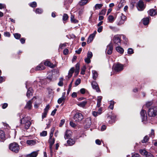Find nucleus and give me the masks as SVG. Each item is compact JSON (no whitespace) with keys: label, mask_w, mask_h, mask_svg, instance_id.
Wrapping results in <instances>:
<instances>
[{"label":"nucleus","mask_w":157,"mask_h":157,"mask_svg":"<svg viewBox=\"0 0 157 157\" xmlns=\"http://www.w3.org/2000/svg\"><path fill=\"white\" fill-rule=\"evenodd\" d=\"M108 20L109 22L112 23L114 21V18L113 16L110 15L108 17Z\"/></svg>","instance_id":"nucleus-31"},{"label":"nucleus","mask_w":157,"mask_h":157,"mask_svg":"<svg viewBox=\"0 0 157 157\" xmlns=\"http://www.w3.org/2000/svg\"><path fill=\"white\" fill-rule=\"evenodd\" d=\"M67 143L70 145L71 146L75 143V141L72 139L70 138L67 141Z\"/></svg>","instance_id":"nucleus-29"},{"label":"nucleus","mask_w":157,"mask_h":157,"mask_svg":"<svg viewBox=\"0 0 157 157\" xmlns=\"http://www.w3.org/2000/svg\"><path fill=\"white\" fill-rule=\"evenodd\" d=\"M53 144H49V148L50 149V151L51 153V156H52V154H53V151L52 150V147Z\"/></svg>","instance_id":"nucleus-53"},{"label":"nucleus","mask_w":157,"mask_h":157,"mask_svg":"<svg viewBox=\"0 0 157 157\" xmlns=\"http://www.w3.org/2000/svg\"><path fill=\"white\" fill-rule=\"evenodd\" d=\"M115 102L113 101H111L110 102V105L109 108L111 109H113L114 105Z\"/></svg>","instance_id":"nucleus-36"},{"label":"nucleus","mask_w":157,"mask_h":157,"mask_svg":"<svg viewBox=\"0 0 157 157\" xmlns=\"http://www.w3.org/2000/svg\"><path fill=\"white\" fill-rule=\"evenodd\" d=\"M9 147L10 150L15 153H17L20 149L19 145L16 143L10 144Z\"/></svg>","instance_id":"nucleus-3"},{"label":"nucleus","mask_w":157,"mask_h":157,"mask_svg":"<svg viewBox=\"0 0 157 157\" xmlns=\"http://www.w3.org/2000/svg\"><path fill=\"white\" fill-rule=\"evenodd\" d=\"M55 142V139L54 138H49L48 142L49 144H54Z\"/></svg>","instance_id":"nucleus-43"},{"label":"nucleus","mask_w":157,"mask_h":157,"mask_svg":"<svg viewBox=\"0 0 157 157\" xmlns=\"http://www.w3.org/2000/svg\"><path fill=\"white\" fill-rule=\"evenodd\" d=\"M71 21L72 22L74 23H77L78 22V21L77 20H75L74 19V16L72 15H71Z\"/></svg>","instance_id":"nucleus-38"},{"label":"nucleus","mask_w":157,"mask_h":157,"mask_svg":"<svg viewBox=\"0 0 157 157\" xmlns=\"http://www.w3.org/2000/svg\"><path fill=\"white\" fill-rule=\"evenodd\" d=\"M47 134L46 131H44L40 133V136H47Z\"/></svg>","instance_id":"nucleus-48"},{"label":"nucleus","mask_w":157,"mask_h":157,"mask_svg":"<svg viewBox=\"0 0 157 157\" xmlns=\"http://www.w3.org/2000/svg\"><path fill=\"white\" fill-rule=\"evenodd\" d=\"M27 144L28 145L30 146H33L35 145L37 143H38V141L35 140H27L26 141Z\"/></svg>","instance_id":"nucleus-14"},{"label":"nucleus","mask_w":157,"mask_h":157,"mask_svg":"<svg viewBox=\"0 0 157 157\" xmlns=\"http://www.w3.org/2000/svg\"><path fill=\"white\" fill-rule=\"evenodd\" d=\"M140 153L142 155H145V157H154V156L150 153L148 152L145 149L140 150Z\"/></svg>","instance_id":"nucleus-7"},{"label":"nucleus","mask_w":157,"mask_h":157,"mask_svg":"<svg viewBox=\"0 0 157 157\" xmlns=\"http://www.w3.org/2000/svg\"><path fill=\"white\" fill-rule=\"evenodd\" d=\"M116 50L117 52L121 54H123L124 52V50L120 46L117 47L116 48Z\"/></svg>","instance_id":"nucleus-25"},{"label":"nucleus","mask_w":157,"mask_h":157,"mask_svg":"<svg viewBox=\"0 0 157 157\" xmlns=\"http://www.w3.org/2000/svg\"><path fill=\"white\" fill-rule=\"evenodd\" d=\"M50 106L49 105H47L44 109V113L42 115V118L44 119L46 117L47 114L49 109Z\"/></svg>","instance_id":"nucleus-13"},{"label":"nucleus","mask_w":157,"mask_h":157,"mask_svg":"<svg viewBox=\"0 0 157 157\" xmlns=\"http://www.w3.org/2000/svg\"><path fill=\"white\" fill-rule=\"evenodd\" d=\"M88 2V0H81L79 2L80 6H84Z\"/></svg>","instance_id":"nucleus-30"},{"label":"nucleus","mask_w":157,"mask_h":157,"mask_svg":"<svg viewBox=\"0 0 157 157\" xmlns=\"http://www.w3.org/2000/svg\"><path fill=\"white\" fill-rule=\"evenodd\" d=\"M45 68L44 65L43 63H41L39 64V65L36 66L35 68L36 70H43Z\"/></svg>","instance_id":"nucleus-18"},{"label":"nucleus","mask_w":157,"mask_h":157,"mask_svg":"<svg viewBox=\"0 0 157 157\" xmlns=\"http://www.w3.org/2000/svg\"><path fill=\"white\" fill-rule=\"evenodd\" d=\"M149 14L151 16H154L157 14V11L155 9H151L149 11Z\"/></svg>","instance_id":"nucleus-19"},{"label":"nucleus","mask_w":157,"mask_h":157,"mask_svg":"<svg viewBox=\"0 0 157 157\" xmlns=\"http://www.w3.org/2000/svg\"><path fill=\"white\" fill-rule=\"evenodd\" d=\"M52 73H49L48 74V76L47 77V78L49 79L50 80H52Z\"/></svg>","instance_id":"nucleus-50"},{"label":"nucleus","mask_w":157,"mask_h":157,"mask_svg":"<svg viewBox=\"0 0 157 157\" xmlns=\"http://www.w3.org/2000/svg\"><path fill=\"white\" fill-rule=\"evenodd\" d=\"M86 69V67L85 66H83L82 68H81V74L82 75H84L85 74V72Z\"/></svg>","instance_id":"nucleus-42"},{"label":"nucleus","mask_w":157,"mask_h":157,"mask_svg":"<svg viewBox=\"0 0 157 157\" xmlns=\"http://www.w3.org/2000/svg\"><path fill=\"white\" fill-rule=\"evenodd\" d=\"M102 4H97L94 6V9L95 10L101 9L102 6Z\"/></svg>","instance_id":"nucleus-34"},{"label":"nucleus","mask_w":157,"mask_h":157,"mask_svg":"<svg viewBox=\"0 0 157 157\" xmlns=\"http://www.w3.org/2000/svg\"><path fill=\"white\" fill-rule=\"evenodd\" d=\"M102 97L101 96H99L98 97L97 103V106L98 107H99L101 105V100Z\"/></svg>","instance_id":"nucleus-23"},{"label":"nucleus","mask_w":157,"mask_h":157,"mask_svg":"<svg viewBox=\"0 0 157 157\" xmlns=\"http://www.w3.org/2000/svg\"><path fill=\"white\" fill-rule=\"evenodd\" d=\"M153 104V102L152 101H148L146 103V105L147 107H148L152 105Z\"/></svg>","instance_id":"nucleus-49"},{"label":"nucleus","mask_w":157,"mask_h":157,"mask_svg":"<svg viewBox=\"0 0 157 157\" xmlns=\"http://www.w3.org/2000/svg\"><path fill=\"white\" fill-rule=\"evenodd\" d=\"M66 43H65L63 44H61L59 46V48L62 49L63 47H64L66 46Z\"/></svg>","instance_id":"nucleus-58"},{"label":"nucleus","mask_w":157,"mask_h":157,"mask_svg":"<svg viewBox=\"0 0 157 157\" xmlns=\"http://www.w3.org/2000/svg\"><path fill=\"white\" fill-rule=\"evenodd\" d=\"M83 118L82 114L79 113H77L74 116V119L76 121L79 122L82 120Z\"/></svg>","instance_id":"nucleus-6"},{"label":"nucleus","mask_w":157,"mask_h":157,"mask_svg":"<svg viewBox=\"0 0 157 157\" xmlns=\"http://www.w3.org/2000/svg\"><path fill=\"white\" fill-rule=\"evenodd\" d=\"M81 82V80L80 79H77L75 81V84L76 86H77Z\"/></svg>","instance_id":"nucleus-54"},{"label":"nucleus","mask_w":157,"mask_h":157,"mask_svg":"<svg viewBox=\"0 0 157 157\" xmlns=\"http://www.w3.org/2000/svg\"><path fill=\"white\" fill-rule=\"evenodd\" d=\"M92 77L95 80L98 76V74L97 72L95 70L92 71Z\"/></svg>","instance_id":"nucleus-27"},{"label":"nucleus","mask_w":157,"mask_h":157,"mask_svg":"<svg viewBox=\"0 0 157 157\" xmlns=\"http://www.w3.org/2000/svg\"><path fill=\"white\" fill-rule=\"evenodd\" d=\"M5 139V136L4 132L2 130H0V140L3 141Z\"/></svg>","instance_id":"nucleus-20"},{"label":"nucleus","mask_w":157,"mask_h":157,"mask_svg":"<svg viewBox=\"0 0 157 157\" xmlns=\"http://www.w3.org/2000/svg\"><path fill=\"white\" fill-rule=\"evenodd\" d=\"M148 116L154 117L157 115V106H153L150 108L148 110Z\"/></svg>","instance_id":"nucleus-2"},{"label":"nucleus","mask_w":157,"mask_h":157,"mask_svg":"<svg viewBox=\"0 0 157 157\" xmlns=\"http://www.w3.org/2000/svg\"><path fill=\"white\" fill-rule=\"evenodd\" d=\"M71 132L68 130L66 131L64 136V138L65 139H70L71 136Z\"/></svg>","instance_id":"nucleus-17"},{"label":"nucleus","mask_w":157,"mask_h":157,"mask_svg":"<svg viewBox=\"0 0 157 157\" xmlns=\"http://www.w3.org/2000/svg\"><path fill=\"white\" fill-rule=\"evenodd\" d=\"M6 8V5L4 4L0 3V9H2Z\"/></svg>","instance_id":"nucleus-64"},{"label":"nucleus","mask_w":157,"mask_h":157,"mask_svg":"<svg viewBox=\"0 0 157 157\" xmlns=\"http://www.w3.org/2000/svg\"><path fill=\"white\" fill-rule=\"evenodd\" d=\"M124 66L120 63H117L113 65V69L116 72H119L123 70Z\"/></svg>","instance_id":"nucleus-4"},{"label":"nucleus","mask_w":157,"mask_h":157,"mask_svg":"<svg viewBox=\"0 0 157 157\" xmlns=\"http://www.w3.org/2000/svg\"><path fill=\"white\" fill-rule=\"evenodd\" d=\"M93 56L92 53L91 52H89L87 54V57L91 58Z\"/></svg>","instance_id":"nucleus-52"},{"label":"nucleus","mask_w":157,"mask_h":157,"mask_svg":"<svg viewBox=\"0 0 157 157\" xmlns=\"http://www.w3.org/2000/svg\"><path fill=\"white\" fill-rule=\"evenodd\" d=\"M68 53V50L67 49H65L63 51V54L65 55H67Z\"/></svg>","instance_id":"nucleus-59"},{"label":"nucleus","mask_w":157,"mask_h":157,"mask_svg":"<svg viewBox=\"0 0 157 157\" xmlns=\"http://www.w3.org/2000/svg\"><path fill=\"white\" fill-rule=\"evenodd\" d=\"M33 91L32 88H29L28 90L27 93L26 95L28 97H29L31 95H32Z\"/></svg>","instance_id":"nucleus-24"},{"label":"nucleus","mask_w":157,"mask_h":157,"mask_svg":"<svg viewBox=\"0 0 157 157\" xmlns=\"http://www.w3.org/2000/svg\"><path fill=\"white\" fill-rule=\"evenodd\" d=\"M20 122L21 124L24 125V128L26 129H28L31 124V122L29 121V118L28 117H23L20 120Z\"/></svg>","instance_id":"nucleus-1"},{"label":"nucleus","mask_w":157,"mask_h":157,"mask_svg":"<svg viewBox=\"0 0 157 157\" xmlns=\"http://www.w3.org/2000/svg\"><path fill=\"white\" fill-rule=\"evenodd\" d=\"M143 24L144 25H147L149 22V18L148 17H146L143 18L142 20Z\"/></svg>","instance_id":"nucleus-28"},{"label":"nucleus","mask_w":157,"mask_h":157,"mask_svg":"<svg viewBox=\"0 0 157 157\" xmlns=\"http://www.w3.org/2000/svg\"><path fill=\"white\" fill-rule=\"evenodd\" d=\"M85 123L87 128L90 127L91 124V118L90 117L87 118L85 120Z\"/></svg>","instance_id":"nucleus-16"},{"label":"nucleus","mask_w":157,"mask_h":157,"mask_svg":"<svg viewBox=\"0 0 157 157\" xmlns=\"http://www.w3.org/2000/svg\"><path fill=\"white\" fill-rule=\"evenodd\" d=\"M79 64L78 63H77L75 66V73L77 74H78L79 72Z\"/></svg>","instance_id":"nucleus-35"},{"label":"nucleus","mask_w":157,"mask_h":157,"mask_svg":"<svg viewBox=\"0 0 157 157\" xmlns=\"http://www.w3.org/2000/svg\"><path fill=\"white\" fill-rule=\"evenodd\" d=\"M84 60H85V62H86L87 63H90V61H91L90 60V58H88V57L86 58Z\"/></svg>","instance_id":"nucleus-55"},{"label":"nucleus","mask_w":157,"mask_h":157,"mask_svg":"<svg viewBox=\"0 0 157 157\" xmlns=\"http://www.w3.org/2000/svg\"><path fill=\"white\" fill-rule=\"evenodd\" d=\"M43 10L41 9L37 8L36 9L35 12L36 13L40 14L43 12Z\"/></svg>","instance_id":"nucleus-45"},{"label":"nucleus","mask_w":157,"mask_h":157,"mask_svg":"<svg viewBox=\"0 0 157 157\" xmlns=\"http://www.w3.org/2000/svg\"><path fill=\"white\" fill-rule=\"evenodd\" d=\"M74 71V67H72L69 71L68 72V76L69 77H70L72 76V75Z\"/></svg>","instance_id":"nucleus-33"},{"label":"nucleus","mask_w":157,"mask_h":157,"mask_svg":"<svg viewBox=\"0 0 157 157\" xmlns=\"http://www.w3.org/2000/svg\"><path fill=\"white\" fill-rule=\"evenodd\" d=\"M126 17L122 13H121L120 14V17L119 18V22H117V25H120L123 24L125 21L126 19Z\"/></svg>","instance_id":"nucleus-5"},{"label":"nucleus","mask_w":157,"mask_h":157,"mask_svg":"<svg viewBox=\"0 0 157 157\" xmlns=\"http://www.w3.org/2000/svg\"><path fill=\"white\" fill-rule=\"evenodd\" d=\"M32 102L31 100L29 101L27 103L25 108L28 109H30L32 107Z\"/></svg>","instance_id":"nucleus-21"},{"label":"nucleus","mask_w":157,"mask_h":157,"mask_svg":"<svg viewBox=\"0 0 157 157\" xmlns=\"http://www.w3.org/2000/svg\"><path fill=\"white\" fill-rule=\"evenodd\" d=\"M137 8L139 11L143 10L145 8L144 2L142 1H139L137 4Z\"/></svg>","instance_id":"nucleus-9"},{"label":"nucleus","mask_w":157,"mask_h":157,"mask_svg":"<svg viewBox=\"0 0 157 157\" xmlns=\"http://www.w3.org/2000/svg\"><path fill=\"white\" fill-rule=\"evenodd\" d=\"M106 10L105 9H103L99 13V15H105V14Z\"/></svg>","instance_id":"nucleus-47"},{"label":"nucleus","mask_w":157,"mask_h":157,"mask_svg":"<svg viewBox=\"0 0 157 157\" xmlns=\"http://www.w3.org/2000/svg\"><path fill=\"white\" fill-rule=\"evenodd\" d=\"M45 65L48 66L51 68H53L55 67V66L52 63L48 60H46L44 63Z\"/></svg>","instance_id":"nucleus-15"},{"label":"nucleus","mask_w":157,"mask_h":157,"mask_svg":"<svg viewBox=\"0 0 157 157\" xmlns=\"http://www.w3.org/2000/svg\"><path fill=\"white\" fill-rule=\"evenodd\" d=\"M38 155L37 151H34L31 154L27 155L25 157H36Z\"/></svg>","instance_id":"nucleus-22"},{"label":"nucleus","mask_w":157,"mask_h":157,"mask_svg":"<svg viewBox=\"0 0 157 157\" xmlns=\"http://www.w3.org/2000/svg\"><path fill=\"white\" fill-rule=\"evenodd\" d=\"M149 140V137L147 136H145L142 140V142L143 143H146Z\"/></svg>","instance_id":"nucleus-37"},{"label":"nucleus","mask_w":157,"mask_h":157,"mask_svg":"<svg viewBox=\"0 0 157 157\" xmlns=\"http://www.w3.org/2000/svg\"><path fill=\"white\" fill-rule=\"evenodd\" d=\"M91 85L93 88L97 92H100V90L99 89L97 83L95 81H92L91 83Z\"/></svg>","instance_id":"nucleus-12"},{"label":"nucleus","mask_w":157,"mask_h":157,"mask_svg":"<svg viewBox=\"0 0 157 157\" xmlns=\"http://www.w3.org/2000/svg\"><path fill=\"white\" fill-rule=\"evenodd\" d=\"M65 121V120H64V119H63V120H61V121H60V123L59 124V126L61 127V126H62V125L63 124H64V123Z\"/></svg>","instance_id":"nucleus-61"},{"label":"nucleus","mask_w":157,"mask_h":157,"mask_svg":"<svg viewBox=\"0 0 157 157\" xmlns=\"http://www.w3.org/2000/svg\"><path fill=\"white\" fill-rule=\"evenodd\" d=\"M149 136L152 138H153L155 136V132L153 129L151 130V133L149 134Z\"/></svg>","instance_id":"nucleus-51"},{"label":"nucleus","mask_w":157,"mask_h":157,"mask_svg":"<svg viewBox=\"0 0 157 157\" xmlns=\"http://www.w3.org/2000/svg\"><path fill=\"white\" fill-rule=\"evenodd\" d=\"M68 18V16L67 14L64 13L63 14V21L67 20Z\"/></svg>","instance_id":"nucleus-46"},{"label":"nucleus","mask_w":157,"mask_h":157,"mask_svg":"<svg viewBox=\"0 0 157 157\" xmlns=\"http://www.w3.org/2000/svg\"><path fill=\"white\" fill-rule=\"evenodd\" d=\"M142 121H146L147 120V116L146 111L144 109H142L140 113Z\"/></svg>","instance_id":"nucleus-10"},{"label":"nucleus","mask_w":157,"mask_h":157,"mask_svg":"<svg viewBox=\"0 0 157 157\" xmlns=\"http://www.w3.org/2000/svg\"><path fill=\"white\" fill-rule=\"evenodd\" d=\"M113 50V46L111 43H110L107 47L106 52L108 55H110L112 53Z\"/></svg>","instance_id":"nucleus-11"},{"label":"nucleus","mask_w":157,"mask_h":157,"mask_svg":"<svg viewBox=\"0 0 157 157\" xmlns=\"http://www.w3.org/2000/svg\"><path fill=\"white\" fill-rule=\"evenodd\" d=\"M128 53L129 54H131L133 53V52L132 49L131 48H129L128 49Z\"/></svg>","instance_id":"nucleus-56"},{"label":"nucleus","mask_w":157,"mask_h":157,"mask_svg":"<svg viewBox=\"0 0 157 157\" xmlns=\"http://www.w3.org/2000/svg\"><path fill=\"white\" fill-rule=\"evenodd\" d=\"M13 35L14 37L17 39H19L21 37V34L18 33L13 34Z\"/></svg>","instance_id":"nucleus-39"},{"label":"nucleus","mask_w":157,"mask_h":157,"mask_svg":"<svg viewBox=\"0 0 157 157\" xmlns=\"http://www.w3.org/2000/svg\"><path fill=\"white\" fill-rule=\"evenodd\" d=\"M132 157H140V156L139 154L136 153L132 155Z\"/></svg>","instance_id":"nucleus-60"},{"label":"nucleus","mask_w":157,"mask_h":157,"mask_svg":"<svg viewBox=\"0 0 157 157\" xmlns=\"http://www.w3.org/2000/svg\"><path fill=\"white\" fill-rule=\"evenodd\" d=\"M95 143L96 144L98 145H100L101 144V142L99 139H97L95 140Z\"/></svg>","instance_id":"nucleus-63"},{"label":"nucleus","mask_w":157,"mask_h":157,"mask_svg":"<svg viewBox=\"0 0 157 157\" xmlns=\"http://www.w3.org/2000/svg\"><path fill=\"white\" fill-rule=\"evenodd\" d=\"M103 29V27L102 26H101L99 27L97 30L98 32L100 33H101L102 30Z\"/></svg>","instance_id":"nucleus-57"},{"label":"nucleus","mask_w":157,"mask_h":157,"mask_svg":"<svg viewBox=\"0 0 157 157\" xmlns=\"http://www.w3.org/2000/svg\"><path fill=\"white\" fill-rule=\"evenodd\" d=\"M59 81L58 83V85L60 86H62L63 85V78H60L59 79Z\"/></svg>","instance_id":"nucleus-40"},{"label":"nucleus","mask_w":157,"mask_h":157,"mask_svg":"<svg viewBox=\"0 0 157 157\" xmlns=\"http://www.w3.org/2000/svg\"><path fill=\"white\" fill-rule=\"evenodd\" d=\"M94 38V34H91L89 36L87 41V44H89L93 40Z\"/></svg>","instance_id":"nucleus-26"},{"label":"nucleus","mask_w":157,"mask_h":157,"mask_svg":"<svg viewBox=\"0 0 157 157\" xmlns=\"http://www.w3.org/2000/svg\"><path fill=\"white\" fill-rule=\"evenodd\" d=\"M4 35L6 36L9 37L10 36V34L9 32H6L4 33Z\"/></svg>","instance_id":"nucleus-62"},{"label":"nucleus","mask_w":157,"mask_h":157,"mask_svg":"<svg viewBox=\"0 0 157 157\" xmlns=\"http://www.w3.org/2000/svg\"><path fill=\"white\" fill-rule=\"evenodd\" d=\"M65 99V98L61 97V98H59L58 100V103L59 104L61 103L63 101H64Z\"/></svg>","instance_id":"nucleus-41"},{"label":"nucleus","mask_w":157,"mask_h":157,"mask_svg":"<svg viewBox=\"0 0 157 157\" xmlns=\"http://www.w3.org/2000/svg\"><path fill=\"white\" fill-rule=\"evenodd\" d=\"M29 6L32 7H35L37 6L36 3L35 2H33L29 3Z\"/></svg>","instance_id":"nucleus-44"},{"label":"nucleus","mask_w":157,"mask_h":157,"mask_svg":"<svg viewBox=\"0 0 157 157\" xmlns=\"http://www.w3.org/2000/svg\"><path fill=\"white\" fill-rule=\"evenodd\" d=\"M113 41L114 43L117 45H119L121 44V40L119 35L114 36L113 39Z\"/></svg>","instance_id":"nucleus-8"},{"label":"nucleus","mask_w":157,"mask_h":157,"mask_svg":"<svg viewBox=\"0 0 157 157\" xmlns=\"http://www.w3.org/2000/svg\"><path fill=\"white\" fill-rule=\"evenodd\" d=\"M87 102V101H84L78 103V105L80 107H83L86 105Z\"/></svg>","instance_id":"nucleus-32"}]
</instances>
